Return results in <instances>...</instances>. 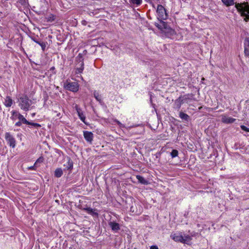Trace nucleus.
<instances>
[{"mask_svg": "<svg viewBox=\"0 0 249 249\" xmlns=\"http://www.w3.org/2000/svg\"><path fill=\"white\" fill-rule=\"evenodd\" d=\"M55 17L53 15H51L48 18V20L49 21H53L54 20Z\"/></svg>", "mask_w": 249, "mask_h": 249, "instance_id": "cd10ccee", "label": "nucleus"}, {"mask_svg": "<svg viewBox=\"0 0 249 249\" xmlns=\"http://www.w3.org/2000/svg\"><path fill=\"white\" fill-rule=\"evenodd\" d=\"M235 6L238 11L240 13L241 16L244 17V20L246 22L249 21V15L245 13L244 11H243L241 4H239V3H236L235 4Z\"/></svg>", "mask_w": 249, "mask_h": 249, "instance_id": "20e7f679", "label": "nucleus"}, {"mask_svg": "<svg viewBox=\"0 0 249 249\" xmlns=\"http://www.w3.org/2000/svg\"><path fill=\"white\" fill-rule=\"evenodd\" d=\"M83 135L85 140L89 142H91L93 141V134L92 132L85 131L83 132Z\"/></svg>", "mask_w": 249, "mask_h": 249, "instance_id": "0eeeda50", "label": "nucleus"}, {"mask_svg": "<svg viewBox=\"0 0 249 249\" xmlns=\"http://www.w3.org/2000/svg\"><path fill=\"white\" fill-rule=\"evenodd\" d=\"M241 128L242 130L246 132H249V128L245 126V125H241Z\"/></svg>", "mask_w": 249, "mask_h": 249, "instance_id": "c85d7f7f", "label": "nucleus"}, {"mask_svg": "<svg viewBox=\"0 0 249 249\" xmlns=\"http://www.w3.org/2000/svg\"><path fill=\"white\" fill-rule=\"evenodd\" d=\"M14 113H16L17 114V115L18 116V119L21 121L22 122V123L23 124H30V122L29 121H28L24 117L23 115H22L21 114H19V113H17V112H13V114Z\"/></svg>", "mask_w": 249, "mask_h": 249, "instance_id": "dca6fc26", "label": "nucleus"}, {"mask_svg": "<svg viewBox=\"0 0 249 249\" xmlns=\"http://www.w3.org/2000/svg\"><path fill=\"white\" fill-rule=\"evenodd\" d=\"M63 175V171L61 168H57L54 171V176L57 178H60Z\"/></svg>", "mask_w": 249, "mask_h": 249, "instance_id": "6ab92c4d", "label": "nucleus"}, {"mask_svg": "<svg viewBox=\"0 0 249 249\" xmlns=\"http://www.w3.org/2000/svg\"><path fill=\"white\" fill-rule=\"evenodd\" d=\"M43 161V158H42V157H40L39 158H38L37 160L36 161V162L34 164V166H36V167H37L38 166V163H41Z\"/></svg>", "mask_w": 249, "mask_h": 249, "instance_id": "393cba45", "label": "nucleus"}, {"mask_svg": "<svg viewBox=\"0 0 249 249\" xmlns=\"http://www.w3.org/2000/svg\"><path fill=\"white\" fill-rule=\"evenodd\" d=\"M223 3L227 6L233 5L234 4L233 0H221Z\"/></svg>", "mask_w": 249, "mask_h": 249, "instance_id": "412c9836", "label": "nucleus"}, {"mask_svg": "<svg viewBox=\"0 0 249 249\" xmlns=\"http://www.w3.org/2000/svg\"><path fill=\"white\" fill-rule=\"evenodd\" d=\"M35 167H36V166H31L29 167V169H31V170H34L35 169Z\"/></svg>", "mask_w": 249, "mask_h": 249, "instance_id": "f704fd0d", "label": "nucleus"}, {"mask_svg": "<svg viewBox=\"0 0 249 249\" xmlns=\"http://www.w3.org/2000/svg\"><path fill=\"white\" fill-rule=\"evenodd\" d=\"M150 249H159L157 246H152Z\"/></svg>", "mask_w": 249, "mask_h": 249, "instance_id": "473e14b6", "label": "nucleus"}, {"mask_svg": "<svg viewBox=\"0 0 249 249\" xmlns=\"http://www.w3.org/2000/svg\"><path fill=\"white\" fill-rule=\"evenodd\" d=\"M163 33H164L165 34V35L169 37H170L176 34L175 30L171 28L168 25L166 27V29H165Z\"/></svg>", "mask_w": 249, "mask_h": 249, "instance_id": "6e6552de", "label": "nucleus"}, {"mask_svg": "<svg viewBox=\"0 0 249 249\" xmlns=\"http://www.w3.org/2000/svg\"><path fill=\"white\" fill-rule=\"evenodd\" d=\"M136 178H137L138 181L142 184L146 185L148 184V181L141 176H137Z\"/></svg>", "mask_w": 249, "mask_h": 249, "instance_id": "a211bd4d", "label": "nucleus"}, {"mask_svg": "<svg viewBox=\"0 0 249 249\" xmlns=\"http://www.w3.org/2000/svg\"><path fill=\"white\" fill-rule=\"evenodd\" d=\"M76 111L78 113V116L80 118V119H81V120L85 124H86L85 121V119H86V117H85V115H84L83 113L82 112L81 109L80 108L76 107Z\"/></svg>", "mask_w": 249, "mask_h": 249, "instance_id": "ddd939ff", "label": "nucleus"}, {"mask_svg": "<svg viewBox=\"0 0 249 249\" xmlns=\"http://www.w3.org/2000/svg\"><path fill=\"white\" fill-rule=\"evenodd\" d=\"M69 169H71L73 166L72 162L71 161H70L69 160Z\"/></svg>", "mask_w": 249, "mask_h": 249, "instance_id": "2f4dec72", "label": "nucleus"}, {"mask_svg": "<svg viewBox=\"0 0 249 249\" xmlns=\"http://www.w3.org/2000/svg\"><path fill=\"white\" fill-rule=\"evenodd\" d=\"M171 237L176 242H179L182 243L183 240V235L180 234L174 233L171 234Z\"/></svg>", "mask_w": 249, "mask_h": 249, "instance_id": "9d476101", "label": "nucleus"}, {"mask_svg": "<svg viewBox=\"0 0 249 249\" xmlns=\"http://www.w3.org/2000/svg\"><path fill=\"white\" fill-rule=\"evenodd\" d=\"M18 102L20 108L25 111H28L33 107H31L32 101L26 95L20 96L18 99Z\"/></svg>", "mask_w": 249, "mask_h": 249, "instance_id": "f257e3e1", "label": "nucleus"}, {"mask_svg": "<svg viewBox=\"0 0 249 249\" xmlns=\"http://www.w3.org/2000/svg\"><path fill=\"white\" fill-rule=\"evenodd\" d=\"M28 125H31L32 126H34L35 127H40V125L37 123H31L30 122L29 124H28Z\"/></svg>", "mask_w": 249, "mask_h": 249, "instance_id": "c756f323", "label": "nucleus"}, {"mask_svg": "<svg viewBox=\"0 0 249 249\" xmlns=\"http://www.w3.org/2000/svg\"><path fill=\"white\" fill-rule=\"evenodd\" d=\"M21 122L20 121H19L18 122H17L16 123V126H20L21 125Z\"/></svg>", "mask_w": 249, "mask_h": 249, "instance_id": "72a5a7b5", "label": "nucleus"}, {"mask_svg": "<svg viewBox=\"0 0 249 249\" xmlns=\"http://www.w3.org/2000/svg\"><path fill=\"white\" fill-rule=\"evenodd\" d=\"M39 45L41 47L42 50L44 51L46 47V43L44 42H41V43H39Z\"/></svg>", "mask_w": 249, "mask_h": 249, "instance_id": "bb28decb", "label": "nucleus"}, {"mask_svg": "<svg viewBox=\"0 0 249 249\" xmlns=\"http://www.w3.org/2000/svg\"><path fill=\"white\" fill-rule=\"evenodd\" d=\"M35 113L32 114V116H35Z\"/></svg>", "mask_w": 249, "mask_h": 249, "instance_id": "4c0bfd02", "label": "nucleus"}, {"mask_svg": "<svg viewBox=\"0 0 249 249\" xmlns=\"http://www.w3.org/2000/svg\"><path fill=\"white\" fill-rule=\"evenodd\" d=\"M13 103V100L9 96H7L4 99V105L6 107H10Z\"/></svg>", "mask_w": 249, "mask_h": 249, "instance_id": "f8f14e48", "label": "nucleus"}, {"mask_svg": "<svg viewBox=\"0 0 249 249\" xmlns=\"http://www.w3.org/2000/svg\"><path fill=\"white\" fill-rule=\"evenodd\" d=\"M163 20H160L159 23H156L155 26L162 32L164 31L167 26V24L166 22L163 21Z\"/></svg>", "mask_w": 249, "mask_h": 249, "instance_id": "1a4fd4ad", "label": "nucleus"}, {"mask_svg": "<svg viewBox=\"0 0 249 249\" xmlns=\"http://www.w3.org/2000/svg\"><path fill=\"white\" fill-rule=\"evenodd\" d=\"M6 140L10 146L14 148L16 146V141L12 136L9 133H6L5 135Z\"/></svg>", "mask_w": 249, "mask_h": 249, "instance_id": "39448f33", "label": "nucleus"}, {"mask_svg": "<svg viewBox=\"0 0 249 249\" xmlns=\"http://www.w3.org/2000/svg\"><path fill=\"white\" fill-rule=\"evenodd\" d=\"M192 240L191 237L189 235H185L183 236V240L182 243H187Z\"/></svg>", "mask_w": 249, "mask_h": 249, "instance_id": "aec40b11", "label": "nucleus"}, {"mask_svg": "<svg viewBox=\"0 0 249 249\" xmlns=\"http://www.w3.org/2000/svg\"><path fill=\"white\" fill-rule=\"evenodd\" d=\"M178 151L176 149H174L171 153V155L172 158H175L178 155Z\"/></svg>", "mask_w": 249, "mask_h": 249, "instance_id": "5701e85b", "label": "nucleus"}, {"mask_svg": "<svg viewBox=\"0 0 249 249\" xmlns=\"http://www.w3.org/2000/svg\"><path fill=\"white\" fill-rule=\"evenodd\" d=\"M179 115L180 118L184 120L187 121L189 118V116L187 114H185L183 112H180Z\"/></svg>", "mask_w": 249, "mask_h": 249, "instance_id": "4be33fe9", "label": "nucleus"}, {"mask_svg": "<svg viewBox=\"0 0 249 249\" xmlns=\"http://www.w3.org/2000/svg\"><path fill=\"white\" fill-rule=\"evenodd\" d=\"M20 1L22 3H23L26 2V0H20Z\"/></svg>", "mask_w": 249, "mask_h": 249, "instance_id": "e433bc0d", "label": "nucleus"}, {"mask_svg": "<svg viewBox=\"0 0 249 249\" xmlns=\"http://www.w3.org/2000/svg\"><path fill=\"white\" fill-rule=\"evenodd\" d=\"M33 40H34V41L36 43L38 44L39 45V43H41V42H39V41H37V40H35V39H33Z\"/></svg>", "mask_w": 249, "mask_h": 249, "instance_id": "c9c22d12", "label": "nucleus"}, {"mask_svg": "<svg viewBox=\"0 0 249 249\" xmlns=\"http://www.w3.org/2000/svg\"><path fill=\"white\" fill-rule=\"evenodd\" d=\"M239 4H241L242 7V10L244 11L245 13L246 12L249 14V4L247 2H244L242 3H239Z\"/></svg>", "mask_w": 249, "mask_h": 249, "instance_id": "f3484780", "label": "nucleus"}, {"mask_svg": "<svg viewBox=\"0 0 249 249\" xmlns=\"http://www.w3.org/2000/svg\"><path fill=\"white\" fill-rule=\"evenodd\" d=\"M64 88L72 92H77L79 89L78 83L67 81L64 84Z\"/></svg>", "mask_w": 249, "mask_h": 249, "instance_id": "7ed1b4c3", "label": "nucleus"}, {"mask_svg": "<svg viewBox=\"0 0 249 249\" xmlns=\"http://www.w3.org/2000/svg\"><path fill=\"white\" fill-rule=\"evenodd\" d=\"M244 53L245 55L248 57L249 56V40L248 39H245L244 42Z\"/></svg>", "mask_w": 249, "mask_h": 249, "instance_id": "9b49d317", "label": "nucleus"}, {"mask_svg": "<svg viewBox=\"0 0 249 249\" xmlns=\"http://www.w3.org/2000/svg\"><path fill=\"white\" fill-rule=\"evenodd\" d=\"M109 225L111 228V229L114 231H117L120 229L119 225L117 223L110 222L109 223Z\"/></svg>", "mask_w": 249, "mask_h": 249, "instance_id": "2eb2a0df", "label": "nucleus"}, {"mask_svg": "<svg viewBox=\"0 0 249 249\" xmlns=\"http://www.w3.org/2000/svg\"><path fill=\"white\" fill-rule=\"evenodd\" d=\"M157 18L159 20H165L168 15L165 8L161 5H158L156 10Z\"/></svg>", "mask_w": 249, "mask_h": 249, "instance_id": "f03ea898", "label": "nucleus"}, {"mask_svg": "<svg viewBox=\"0 0 249 249\" xmlns=\"http://www.w3.org/2000/svg\"><path fill=\"white\" fill-rule=\"evenodd\" d=\"M115 122L119 125L120 127H124V126L118 120H115Z\"/></svg>", "mask_w": 249, "mask_h": 249, "instance_id": "7c9ffc66", "label": "nucleus"}, {"mask_svg": "<svg viewBox=\"0 0 249 249\" xmlns=\"http://www.w3.org/2000/svg\"><path fill=\"white\" fill-rule=\"evenodd\" d=\"M84 210L86 211L89 214L92 216H95L96 217L98 216V213L96 212V210H93L90 208H85Z\"/></svg>", "mask_w": 249, "mask_h": 249, "instance_id": "4468645a", "label": "nucleus"}, {"mask_svg": "<svg viewBox=\"0 0 249 249\" xmlns=\"http://www.w3.org/2000/svg\"><path fill=\"white\" fill-rule=\"evenodd\" d=\"M131 3L135 4L137 5L141 4L142 2V0H130Z\"/></svg>", "mask_w": 249, "mask_h": 249, "instance_id": "a878e982", "label": "nucleus"}, {"mask_svg": "<svg viewBox=\"0 0 249 249\" xmlns=\"http://www.w3.org/2000/svg\"><path fill=\"white\" fill-rule=\"evenodd\" d=\"M93 94H94V97L96 98V99L97 101H101V96H100V95L98 93V92H97L96 91H94Z\"/></svg>", "mask_w": 249, "mask_h": 249, "instance_id": "b1692460", "label": "nucleus"}, {"mask_svg": "<svg viewBox=\"0 0 249 249\" xmlns=\"http://www.w3.org/2000/svg\"><path fill=\"white\" fill-rule=\"evenodd\" d=\"M236 119L228 116L223 115L221 117V121L225 124H231L235 121Z\"/></svg>", "mask_w": 249, "mask_h": 249, "instance_id": "423d86ee", "label": "nucleus"}]
</instances>
